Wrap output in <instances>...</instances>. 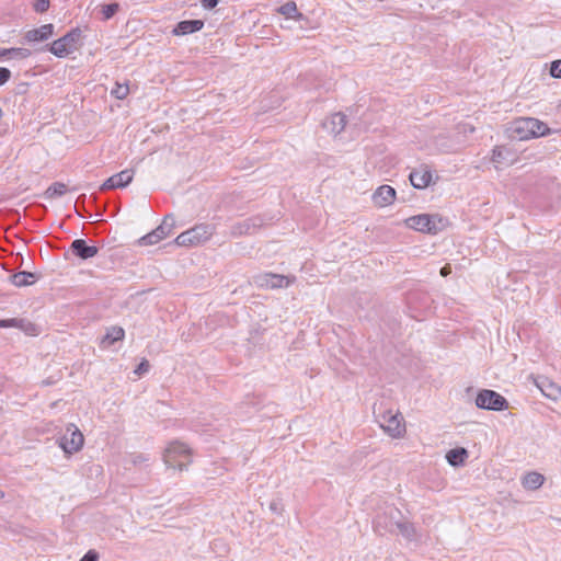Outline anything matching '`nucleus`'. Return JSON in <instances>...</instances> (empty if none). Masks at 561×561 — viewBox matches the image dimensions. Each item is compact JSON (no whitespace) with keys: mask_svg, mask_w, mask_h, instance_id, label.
Instances as JSON below:
<instances>
[{"mask_svg":"<svg viewBox=\"0 0 561 561\" xmlns=\"http://www.w3.org/2000/svg\"><path fill=\"white\" fill-rule=\"evenodd\" d=\"M550 75L553 78H561V59L551 64Z\"/></svg>","mask_w":561,"mask_h":561,"instance_id":"473e14b6","label":"nucleus"},{"mask_svg":"<svg viewBox=\"0 0 561 561\" xmlns=\"http://www.w3.org/2000/svg\"><path fill=\"white\" fill-rule=\"evenodd\" d=\"M219 0H202V5L205 9H214L218 4Z\"/></svg>","mask_w":561,"mask_h":561,"instance_id":"4c0bfd02","label":"nucleus"},{"mask_svg":"<svg viewBox=\"0 0 561 561\" xmlns=\"http://www.w3.org/2000/svg\"><path fill=\"white\" fill-rule=\"evenodd\" d=\"M66 193V185L60 182L51 184L45 192L47 198H55L62 196Z\"/></svg>","mask_w":561,"mask_h":561,"instance_id":"bb28decb","label":"nucleus"},{"mask_svg":"<svg viewBox=\"0 0 561 561\" xmlns=\"http://www.w3.org/2000/svg\"><path fill=\"white\" fill-rule=\"evenodd\" d=\"M278 12L283 15H285L286 18H294L295 14L297 13V5L295 2L293 1H289L285 4H283L279 9H278Z\"/></svg>","mask_w":561,"mask_h":561,"instance_id":"c85d7f7f","label":"nucleus"},{"mask_svg":"<svg viewBox=\"0 0 561 561\" xmlns=\"http://www.w3.org/2000/svg\"><path fill=\"white\" fill-rule=\"evenodd\" d=\"M4 328H16L30 336H37L39 334V327L27 319H5Z\"/></svg>","mask_w":561,"mask_h":561,"instance_id":"ddd939ff","label":"nucleus"},{"mask_svg":"<svg viewBox=\"0 0 561 561\" xmlns=\"http://www.w3.org/2000/svg\"><path fill=\"white\" fill-rule=\"evenodd\" d=\"M140 460H141V461H145L146 459H145L142 456H137V457H134L133 462H134V463H137V462H139Z\"/></svg>","mask_w":561,"mask_h":561,"instance_id":"ea45409f","label":"nucleus"},{"mask_svg":"<svg viewBox=\"0 0 561 561\" xmlns=\"http://www.w3.org/2000/svg\"><path fill=\"white\" fill-rule=\"evenodd\" d=\"M410 182L413 187L422 190L430 185L432 181V172L427 168H420L413 170L409 175Z\"/></svg>","mask_w":561,"mask_h":561,"instance_id":"dca6fc26","label":"nucleus"},{"mask_svg":"<svg viewBox=\"0 0 561 561\" xmlns=\"http://www.w3.org/2000/svg\"><path fill=\"white\" fill-rule=\"evenodd\" d=\"M451 273V266L449 264H446L445 266H443L440 268V275L443 277H446L447 275H449Z\"/></svg>","mask_w":561,"mask_h":561,"instance_id":"58836bf2","label":"nucleus"},{"mask_svg":"<svg viewBox=\"0 0 561 561\" xmlns=\"http://www.w3.org/2000/svg\"><path fill=\"white\" fill-rule=\"evenodd\" d=\"M83 443L84 437L81 431L75 424H69L66 433L60 437L59 446L65 453L72 454L79 451Z\"/></svg>","mask_w":561,"mask_h":561,"instance_id":"9d476101","label":"nucleus"},{"mask_svg":"<svg viewBox=\"0 0 561 561\" xmlns=\"http://www.w3.org/2000/svg\"><path fill=\"white\" fill-rule=\"evenodd\" d=\"M407 227L420 232L437 233L444 227V220L438 215L421 214L405 219Z\"/></svg>","mask_w":561,"mask_h":561,"instance_id":"20e7f679","label":"nucleus"},{"mask_svg":"<svg viewBox=\"0 0 561 561\" xmlns=\"http://www.w3.org/2000/svg\"><path fill=\"white\" fill-rule=\"evenodd\" d=\"M213 226L207 224H199L195 227L180 233L174 242L179 247H194L207 241L214 233Z\"/></svg>","mask_w":561,"mask_h":561,"instance_id":"7ed1b4c3","label":"nucleus"},{"mask_svg":"<svg viewBox=\"0 0 561 561\" xmlns=\"http://www.w3.org/2000/svg\"><path fill=\"white\" fill-rule=\"evenodd\" d=\"M491 161L499 170L514 164L517 161V154L506 146H495L492 150Z\"/></svg>","mask_w":561,"mask_h":561,"instance_id":"9b49d317","label":"nucleus"},{"mask_svg":"<svg viewBox=\"0 0 561 561\" xmlns=\"http://www.w3.org/2000/svg\"><path fill=\"white\" fill-rule=\"evenodd\" d=\"M80 561H98V553L93 550L88 551Z\"/></svg>","mask_w":561,"mask_h":561,"instance_id":"e433bc0d","label":"nucleus"},{"mask_svg":"<svg viewBox=\"0 0 561 561\" xmlns=\"http://www.w3.org/2000/svg\"><path fill=\"white\" fill-rule=\"evenodd\" d=\"M81 31L73 28L62 37L54 41L49 47V51L58 58H64L78 49Z\"/></svg>","mask_w":561,"mask_h":561,"instance_id":"39448f33","label":"nucleus"},{"mask_svg":"<svg viewBox=\"0 0 561 561\" xmlns=\"http://www.w3.org/2000/svg\"><path fill=\"white\" fill-rule=\"evenodd\" d=\"M543 482L545 477L536 471L528 472L522 479V485L524 486V489L530 491L539 489L543 484Z\"/></svg>","mask_w":561,"mask_h":561,"instance_id":"412c9836","label":"nucleus"},{"mask_svg":"<svg viewBox=\"0 0 561 561\" xmlns=\"http://www.w3.org/2000/svg\"><path fill=\"white\" fill-rule=\"evenodd\" d=\"M150 368L149 362L147 359H142L141 363L136 367L134 373L138 376L147 373Z\"/></svg>","mask_w":561,"mask_h":561,"instance_id":"72a5a7b5","label":"nucleus"},{"mask_svg":"<svg viewBox=\"0 0 561 561\" xmlns=\"http://www.w3.org/2000/svg\"><path fill=\"white\" fill-rule=\"evenodd\" d=\"M394 526L400 531V534L408 540L416 539V529L413 526V524L408 522H396Z\"/></svg>","mask_w":561,"mask_h":561,"instance_id":"a878e982","label":"nucleus"},{"mask_svg":"<svg viewBox=\"0 0 561 561\" xmlns=\"http://www.w3.org/2000/svg\"><path fill=\"white\" fill-rule=\"evenodd\" d=\"M383 528H389V530H392V527H390L389 525L385 524L383 525Z\"/></svg>","mask_w":561,"mask_h":561,"instance_id":"37998d69","label":"nucleus"},{"mask_svg":"<svg viewBox=\"0 0 561 561\" xmlns=\"http://www.w3.org/2000/svg\"><path fill=\"white\" fill-rule=\"evenodd\" d=\"M36 279V275L32 272H18L10 276V282L16 287L32 285Z\"/></svg>","mask_w":561,"mask_h":561,"instance_id":"5701e85b","label":"nucleus"},{"mask_svg":"<svg viewBox=\"0 0 561 561\" xmlns=\"http://www.w3.org/2000/svg\"><path fill=\"white\" fill-rule=\"evenodd\" d=\"M125 332L121 327H112L106 331V334L101 340L102 347H110L115 342L124 339Z\"/></svg>","mask_w":561,"mask_h":561,"instance_id":"4be33fe9","label":"nucleus"},{"mask_svg":"<svg viewBox=\"0 0 561 561\" xmlns=\"http://www.w3.org/2000/svg\"><path fill=\"white\" fill-rule=\"evenodd\" d=\"M346 125V116L342 113L332 114L323 123V127L333 135H339Z\"/></svg>","mask_w":561,"mask_h":561,"instance_id":"6ab92c4d","label":"nucleus"},{"mask_svg":"<svg viewBox=\"0 0 561 561\" xmlns=\"http://www.w3.org/2000/svg\"><path fill=\"white\" fill-rule=\"evenodd\" d=\"M558 520L561 522V518H559Z\"/></svg>","mask_w":561,"mask_h":561,"instance_id":"c03bdc74","label":"nucleus"},{"mask_svg":"<svg viewBox=\"0 0 561 561\" xmlns=\"http://www.w3.org/2000/svg\"><path fill=\"white\" fill-rule=\"evenodd\" d=\"M375 523H376V528L383 527L380 516L377 518V520Z\"/></svg>","mask_w":561,"mask_h":561,"instance_id":"a19ab883","label":"nucleus"},{"mask_svg":"<svg viewBox=\"0 0 561 561\" xmlns=\"http://www.w3.org/2000/svg\"><path fill=\"white\" fill-rule=\"evenodd\" d=\"M128 85L127 84H119V83H116V87L115 89L112 90V94L118 99V100H123L127 96L128 94Z\"/></svg>","mask_w":561,"mask_h":561,"instance_id":"7c9ffc66","label":"nucleus"},{"mask_svg":"<svg viewBox=\"0 0 561 561\" xmlns=\"http://www.w3.org/2000/svg\"><path fill=\"white\" fill-rule=\"evenodd\" d=\"M0 328H4V320H0Z\"/></svg>","mask_w":561,"mask_h":561,"instance_id":"79ce46f5","label":"nucleus"},{"mask_svg":"<svg viewBox=\"0 0 561 561\" xmlns=\"http://www.w3.org/2000/svg\"><path fill=\"white\" fill-rule=\"evenodd\" d=\"M468 453L465 448H454L446 454V459L450 466L457 467L465 462Z\"/></svg>","mask_w":561,"mask_h":561,"instance_id":"b1692460","label":"nucleus"},{"mask_svg":"<svg viewBox=\"0 0 561 561\" xmlns=\"http://www.w3.org/2000/svg\"><path fill=\"white\" fill-rule=\"evenodd\" d=\"M70 250L81 260L92 259L99 253L98 247L87 244L83 239L73 240L70 244Z\"/></svg>","mask_w":561,"mask_h":561,"instance_id":"4468645a","label":"nucleus"},{"mask_svg":"<svg viewBox=\"0 0 561 561\" xmlns=\"http://www.w3.org/2000/svg\"><path fill=\"white\" fill-rule=\"evenodd\" d=\"M134 172L131 170H123L108 178L101 186V190H113L125 187L133 181Z\"/></svg>","mask_w":561,"mask_h":561,"instance_id":"f8f14e48","label":"nucleus"},{"mask_svg":"<svg viewBox=\"0 0 561 561\" xmlns=\"http://www.w3.org/2000/svg\"><path fill=\"white\" fill-rule=\"evenodd\" d=\"M380 427L392 438H400L405 433V424L400 413L387 411L380 415Z\"/></svg>","mask_w":561,"mask_h":561,"instance_id":"6e6552de","label":"nucleus"},{"mask_svg":"<svg viewBox=\"0 0 561 561\" xmlns=\"http://www.w3.org/2000/svg\"><path fill=\"white\" fill-rule=\"evenodd\" d=\"M536 383L541 393L548 399L556 401L561 397V387L550 379L539 378Z\"/></svg>","mask_w":561,"mask_h":561,"instance_id":"f3484780","label":"nucleus"},{"mask_svg":"<svg viewBox=\"0 0 561 561\" xmlns=\"http://www.w3.org/2000/svg\"><path fill=\"white\" fill-rule=\"evenodd\" d=\"M507 131L512 139L527 140L549 135L550 128L537 118L520 117L510 124Z\"/></svg>","mask_w":561,"mask_h":561,"instance_id":"f257e3e1","label":"nucleus"},{"mask_svg":"<svg viewBox=\"0 0 561 561\" xmlns=\"http://www.w3.org/2000/svg\"><path fill=\"white\" fill-rule=\"evenodd\" d=\"M252 227L253 225H251L250 220H244L233 226L232 233L236 236L250 233Z\"/></svg>","mask_w":561,"mask_h":561,"instance_id":"c756f323","label":"nucleus"},{"mask_svg":"<svg viewBox=\"0 0 561 561\" xmlns=\"http://www.w3.org/2000/svg\"><path fill=\"white\" fill-rule=\"evenodd\" d=\"M11 78V71L8 68L0 67V85H3Z\"/></svg>","mask_w":561,"mask_h":561,"instance_id":"f704fd0d","label":"nucleus"},{"mask_svg":"<svg viewBox=\"0 0 561 561\" xmlns=\"http://www.w3.org/2000/svg\"><path fill=\"white\" fill-rule=\"evenodd\" d=\"M396 198V190L389 185L379 186L373 194V202L378 207L391 205Z\"/></svg>","mask_w":561,"mask_h":561,"instance_id":"2eb2a0df","label":"nucleus"},{"mask_svg":"<svg viewBox=\"0 0 561 561\" xmlns=\"http://www.w3.org/2000/svg\"><path fill=\"white\" fill-rule=\"evenodd\" d=\"M50 0H35L33 9L37 13H44L49 9Z\"/></svg>","mask_w":561,"mask_h":561,"instance_id":"2f4dec72","label":"nucleus"},{"mask_svg":"<svg viewBox=\"0 0 561 561\" xmlns=\"http://www.w3.org/2000/svg\"><path fill=\"white\" fill-rule=\"evenodd\" d=\"M54 34L53 24H44L37 28H33L26 32L25 39L30 43L44 42Z\"/></svg>","mask_w":561,"mask_h":561,"instance_id":"a211bd4d","label":"nucleus"},{"mask_svg":"<svg viewBox=\"0 0 561 561\" xmlns=\"http://www.w3.org/2000/svg\"><path fill=\"white\" fill-rule=\"evenodd\" d=\"M174 226L173 216L167 215L160 226L138 240V244L145 247L158 243L172 232Z\"/></svg>","mask_w":561,"mask_h":561,"instance_id":"1a4fd4ad","label":"nucleus"},{"mask_svg":"<svg viewBox=\"0 0 561 561\" xmlns=\"http://www.w3.org/2000/svg\"><path fill=\"white\" fill-rule=\"evenodd\" d=\"M31 51L27 48H4L0 49V56L7 57V59H26L30 57Z\"/></svg>","mask_w":561,"mask_h":561,"instance_id":"393cba45","label":"nucleus"},{"mask_svg":"<svg viewBox=\"0 0 561 561\" xmlns=\"http://www.w3.org/2000/svg\"><path fill=\"white\" fill-rule=\"evenodd\" d=\"M119 4L117 2L104 4L101 8V12L103 14L104 20H110L115 15V13L118 11Z\"/></svg>","mask_w":561,"mask_h":561,"instance_id":"cd10ccee","label":"nucleus"},{"mask_svg":"<svg viewBox=\"0 0 561 561\" xmlns=\"http://www.w3.org/2000/svg\"><path fill=\"white\" fill-rule=\"evenodd\" d=\"M163 460L167 467L183 471L191 462V449L183 443L173 442L165 448Z\"/></svg>","mask_w":561,"mask_h":561,"instance_id":"f03ea898","label":"nucleus"},{"mask_svg":"<svg viewBox=\"0 0 561 561\" xmlns=\"http://www.w3.org/2000/svg\"><path fill=\"white\" fill-rule=\"evenodd\" d=\"M270 510L275 514H282L283 512V505L280 501L274 500L270 503Z\"/></svg>","mask_w":561,"mask_h":561,"instance_id":"c9c22d12","label":"nucleus"},{"mask_svg":"<svg viewBox=\"0 0 561 561\" xmlns=\"http://www.w3.org/2000/svg\"><path fill=\"white\" fill-rule=\"evenodd\" d=\"M476 405L483 410L503 411L508 408V402L499 392L483 389L477 394Z\"/></svg>","mask_w":561,"mask_h":561,"instance_id":"423d86ee","label":"nucleus"},{"mask_svg":"<svg viewBox=\"0 0 561 561\" xmlns=\"http://www.w3.org/2000/svg\"><path fill=\"white\" fill-rule=\"evenodd\" d=\"M204 22L202 20H187L178 23L173 30L174 35H187L202 30Z\"/></svg>","mask_w":561,"mask_h":561,"instance_id":"aec40b11","label":"nucleus"},{"mask_svg":"<svg viewBox=\"0 0 561 561\" xmlns=\"http://www.w3.org/2000/svg\"><path fill=\"white\" fill-rule=\"evenodd\" d=\"M296 280L295 276L273 273H261L253 276V283L261 288H286Z\"/></svg>","mask_w":561,"mask_h":561,"instance_id":"0eeeda50","label":"nucleus"}]
</instances>
